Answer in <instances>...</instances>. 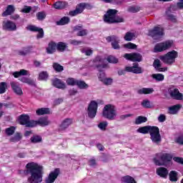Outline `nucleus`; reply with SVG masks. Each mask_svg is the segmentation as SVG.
Returning a JSON list of instances; mask_svg holds the SVG:
<instances>
[{"label":"nucleus","mask_w":183,"mask_h":183,"mask_svg":"<svg viewBox=\"0 0 183 183\" xmlns=\"http://www.w3.org/2000/svg\"><path fill=\"white\" fill-rule=\"evenodd\" d=\"M147 121H148V118L144 116H139L136 118L134 124H136V125H141V124H144V122H147Z\"/></svg>","instance_id":"f704fd0d"},{"label":"nucleus","mask_w":183,"mask_h":183,"mask_svg":"<svg viewBox=\"0 0 183 183\" xmlns=\"http://www.w3.org/2000/svg\"><path fill=\"white\" fill-rule=\"evenodd\" d=\"M174 42L172 41H166L162 43H158L154 46V52H164L169 49L172 46Z\"/></svg>","instance_id":"0eeeda50"},{"label":"nucleus","mask_w":183,"mask_h":183,"mask_svg":"<svg viewBox=\"0 0 183 183\" xmlns=\"http://www.w3.org/2000/svg\"><path fill=\"white\" fill-rule=\"evenodd\" d=\"M14 12H15V7L12 5H9L6 11L3 12L2 16H8V15H11Z\"/></svg>","instance_id":"c756f323"},{"label":"nucleus","mask_w":183,"mask_h":183,"mask_svg":"<svg viewBox=\"0 0 183 183\" xmlns=\"http://www.w3.org/2000/svg\"><path fill=\"white\" fill-rule=\"evenodd\" d=\"M34 122H36L34 127H36V125H39L40 127H47V125L51 124V121H49L47 117H41L37 121H34Z\"/></svg>","instance_id":"aec40b11"},{"label":"nucleus","mask_w":183,"mask_h":183,"mask_svg":"<svg viewBox=\"0 0 183 183\" xmlns=\"http://www.w3.org/2000/svg\"><path fill=\"white\" fill-rule=\"evenodd\" d=\"M173 159L175 162H177L178 164H183V158L174 157Z\"/></svg>","instance_id":"338daca9"},{"label":"nucleus","mask_w":183,"mask_h":183,"mask_svg":"<svg viewBox=\"0 0 183 183\" xmlns=\"http://www.w3.org/2000/svg\"><path fill=\"white\" fill-rule=\"evenodd\" d=\"M48 79V72L41 71L39 74V81H46Z\"/></svg>","instance_id":"de8ad7c7"},{"label":"nucleus","mask_w":183,"mask_h":183,"mask_svg":"<svg viewBox=\"0 0 183 183\" xmlns=\"http://www.w3.org/2000/svg\"><path fill=\"white\" fill-rule=\"evenodd\" d=\"M56 51V44L55 42L51 41L49 43L48 47L46 48L47 54H54Z\"/></svg>","instance_id":"c85d7f7f"},{"label":"nucleus","mask_w":183,"mask_h":183,"mask_svg":"<svg viewBox=\"0 0 183 183\" xmlns=\"http://www.w3.org/2000/svg\"><path fill=\"white\" fill-rule=\"evenodd\" d=\"M56 46L57 51H59V52H64L66 49V44L64 42H59L56 44Z\"/></svg>","instance_id":"a19ab883"},{"label":"nucleus","mask_w":183,"mask_h":183,"mask_svg":"<svg viewBox=\"0 0 183 183\" xmlns=\"http://www.w3.org/2000/svg\"><path fill=\"white\" fill-rule=\"evenodd\" d=\"M53 68L56 72H62L64 71V66H61L58 63L53 64Z\"/></svg>","instance_id":"8fccbe9b"},{"label":"nucleus","mask_w":183,"mask_h":183,"mask_svg":"<svg viewBox=\"0 0 183 183\" xmlns=\"http://www.w3.org/2000/svg\"><path fill=\"white\" fill-rule=\"evenodd\" d=\"M154 92V89L152 88H142L137 90V94L139 95H148Z\"/></svg>","instance_id":"cd10ccee"},{"label":"nucleus","mask_w":183,"mask_h":183,"mask_svg":"<svg viewBox=\"0 0 183 183\" xmlns=\"http://www.w3.org/2000/svg\"><path fill=\"white\" fill-rule=\"evenodd\" d=\"M19 124L21 125H25L27 128H34L35 127V121L30 120L29 116L28 114H21L19 119Z\"/></svg>","instance_id":"6e6552de"},{"label":"nucleus","mask_w":183,"mask_h":183,"mask_svg":"<svg viewBox=\"0 0 183 183\" xmlns=\"http://www.w3.org/2000/svg\"><path fill=\"white\" fill-rule=\"evenodd\" d=\"M124 58L133 62H141L142 61V55L139 53L125 54Z\"/></svg>","instance_id":"9b49d317"},{"label":"nucleus","mask_w":183,"mask_h":183,"mask_svg":"<svg viewBox=\"0 0 183 183\" xmlns=\"http://www.w3.org/2000/svg\"><path fill=\"white\" fill-rule=\"evenodd\" d=\"M124 41H132V39H135V34L132 32H127L126 34L124 35Z\"/></svg>","instance_id":"37998d69"},{"label":"nucleus","mask_w":183,"mask_h":183,"mask_svg":"<svg viewBox=\"0 0 183 183\" xmlns=\"http://www.w3.org/2000/svg\"><path fill=\"white\" fill-rule=\"evenodd\" d=\"M30 50L29 48H25L24 50H21L19 52V55H28V54H29Z\"/></svg>","instance_id":"680f3d73"},{"label":"nucleus","mask_w":183,"mask_h":183,"mask_svg":"<svg viewBox=\"0 0 183 183\" xmlns=\"http://www.w3.org/2000/svg\"><path fill=\"white\" fill-rule=\"evenodd\" d=\"M32 10V8L31 6H25L24 9L21 10V12H24V14H29L31 11Z\"/></svg>","instance_id":"e2e57ef3"},{"label":"nucleus","mask_w":183,"mask_h":183,"mask_svg":"<svg viewBox=\"0 0 183 183\" xmlns=\"http://www.w3.org/2000/svg\"><path fill=\"white\" fill-rule=\"evenodd\" d=\"M124 48H127V49H136L137 44H134L132 43H127L124 44Z\"/></svg>","instance_id":"bf43d9fd"},{"label":"nucleus","mask_w":183,"mask_h":183,"mask_svg":"<svg viewBox=\"0 0 183 183\" xmlns=\"http://www.w3.org/2000/svg\"><path fill=\"white\" fill-rule=\"evenodd\" d=\"M16 129V127L12 126L9 128H6L5 130V132L9 137H11V135H14V134H15Z\"/></svg>","instance_id":"a18cd8bd"},{"label":"nucleus","mask_w":183,"mask_h":183,"mask_svg":"<svg viewBox=\"0 0 183 183\" xmlns=\"http://www.w3.org/2000/svg\"><path fill=\"white\" fill-rule=\"evenodd\" d=\"M118 11L115 9H109L107 11L104 17L106 24H121L124 22V17L117 16Z\"/></svg>","instance_id":"7ed1b4c3"},{"label":"nucleus","mask_w":183,"mask_h":183,"mask_svg":"<svg viewBox=\"0 0 183 183\" xmlns=\"http://www.w3.org/2000/svg\"><path fill=\"white\" fill-rule=\"evenodd\" d=\"M6 89H8V84H6V82H1L0 94H5V92H6Z\"/></svg>","instance_id":"09e8293b"},{"label":"nucleus","mask_w":183,"mask_h":183,"mask_svg":"<svg viewBox=\"0 0 183 183\" xmlns=\"http://www.w3.org/2000/svg\"><path fill=\"white\" fill-rule=\"evenodd\" d=\"M36 114L39 116L46 115L51 114V111L49 110V108H40L36 111Z\"/></svg>","instance_id":"7c9ffc66"},{"label":"nucleus","mask_w":183,"mask_h":183,"mask_svg":"<svg viewBox=\"0 0 183 183\" xmlns=\"http://www.w3.org/2000/svg\"><path fill=\"white\" fill-rule=\"evenodd\" d=\"M29 31H31L32 32H38L36 36L37 39H41V38L44 37V29L39 27H36V26H29Z\"/></svg>","instance_id":"a211bd4d"},{"label":"nucleus","mask_w":183,"mask_h":183,"mask_svg":"<svg viewBox=\"0 0 183 183\" xmlns=\"http://www.w3.org/2000/svg\"><path fill=\"white\" fill-rule=\"evenodd\" d=\"M68 6V3L65 1H58L54 4L55 9H64Z\"/></svg>","instance_id":"2f4dec72"},{"label":"nucleus","mask_w":183,"mask_h":183,"mask_svg":"<svg viewBox=\"0 0 183 183\" xmlns=\"http://www.w3.org/2000/svg\"><path fill=\"white\" fill-rule=\"evenodd\" d=\"M108 127V122H102L98 124V128L101 129L102 131H105L107 129V127Z\"/></svg>","instance_id":"3c124183"},{"label":"nucleus","mask_w":183,"mask_h":183,"mask_svg":"<svg viewBox=\"0 0 183 183\" xmlns=\"http://www.w3.org/2000/svg\"><path fill=\"white\" fill-rule=\"evenodd\" d=\"M166 119L167 117H165V114H160L158 117L159 122H165Z\"/></svg>","instance_id":"69168bd1"},{"label":"nucleus","mask_w":183,"mask_h":183,"mask_svg":"<svg viewBox=\"0 0 183 183\" xmlns=\"http://www.w3.org/2000/svg\"><path fill=\"white\" fill-rule=\"evenodd\" d=\"M178 57V52L173 50L172 51H169L164 56H161L159 58L161 61H164V64H167L168 65H172L174 62H175V59Z\"/></svg>","instance_id":"39448f33"},{"label":"nucleus","mask_w":183,"mask_h":183,"mask_svg":"<svg viewBox=\"0 0 183 183\" xmlns=\"http://www.w3.org/2000/svg\"><path fill=\"white\" fill-rule=\"evenodd\" d=\"M2 27L4 31H16V24L9 20L4 21Z\"/></svg>","instance_id":"dca6fc26"},{"label":"nucleus","mask_w":183,"mask_h":183,"mask_svg":"<svg viewBox=\"0 0 183 183\" xmlns=\"http://www.w3.org/2000/svg\"><path fill=\"white\" fill-rule=\"evenodd\" d=\"M22 139V134L16 132L14 137L10 139L11 142H19Z\"/></svg>","instance_id":"e433bc0d"},{"label":"nucleus","mask_w":183,"mask_h":183,"mask_svg":"<svg viewBox=\"0 0 183 183\" xmlns=\"http://www.w3.org/2000/svg\"><path fill=\"white\" fill-rule=\"evenodd\" d=\"M59 175V169H56L53 172H51L47 177L45 179L46 183H54L55 182V179L58 178V176Z\"/></svg>","instance_id":"2eb2a0df"},{"label":"nucleus","mask_w":183,"mask_h":183,"mask_svg":"<svg viewBox=\"0 0 183 183\" xmlns=\"http://www.w3.org/2000/svg\"><path fill=\"white\" fill-rule=\"evenodd\" d=\"M27 174H30L27 181L29 183H41L42 182V166L38 163L30 162L26 166Z\"/></svg>","instance_id":"f257e3e1"},{"label":"nucleus","mask_w":183,"mask_h":183,"mask_svg":"<svg viewBox=\"0 0 183 183\" xmlns=\"http://www.w3.org/2000/svg\"><path fill=\"white\" fill-rule=\"evenodd\" d=\"M30 141L32 144H39V142H42V137L41 136L34 135L31 137Z\"/></svg>","instance_id":"ea45409f"},{"label":"nucleus","mask_w":183,"mask_h":183,"mask_svg":"<svg viewBox=\"0 0 183 183\" xmlns=\"http://www.w3.org/2000/svg\"><path fill=\"white\" fill-rule=\"evenodd\" d=\"M168 93L172 99H176V101H182L183 100V94L179 92L178 89L174 87H169L168 89Z\"/></svg>","instance_id":"9d476101"},{"label":"nucleus","mask_w":183,"mask_h":183,"mask_svg":"<svg viewBox=\"0 0 183 183\" xmlns=\"http://www.w3.org/2000/svg\"><path fill=\"white\" fill-rule=\"evenodd\" d=\"M86 6H88V4L85 3H81L78 5L75 10L69 11V15L70 16H76V15H79V14H82L84 9H85Z\"/></svg>","instance_id":"ddd939ff"},{"label":"nucleus","mask_w":183,"mask_h":183,"mask_svg":"<svg viewBox=\"0 0 183 183\" xmlns=\"http://www.w3.org/2000/svg\"><path fill=\"white\" fill-rule=\"evenodd\" d=\"M172 159V156L169 154L164 153L160 156V160L155 159H154V164L156 165H167V164H169Z\"/></svg>","instance_id":"1a4fd4ad"},{"label":"nucleus","mask_w":183,"mask_h":183,"mask_svg":"<svg viewBox=\"0 0 183 183\" xmlns=\"http://www.w3.org/2000/svg\"><path fill=\"white\" fill-rule=\"evenodd\" d=\"M81 53L86 55V56H91L94 54V50L89 48H84L81 49Z\"/></svg>","instance_id":"49530a36"},{"label":"nucleus","mask_w":183,"mask_h":183,"mask_svg":"<svg viewBox=\"0 0 183 183\" xmlns=\"http://www.w3.org/2000/svg\"><path fill=\"white\" fill-rule=\"evenodd\" d=\"M142 105L144 108L146 109L151 108V102H149V100H143V102H142Z\"/></svg>","instance_id":"13d9d810"},{"label":"nucleus","mask_w":183,"mask_h":183,"mask_svg":"<svg viewBox=\"0 0 183 183\" xmlns=\"http://www.w3.org/2000/svg\"><path fill=\"white\" fill-rule=\"evenodd\" d=\"M152 78L157 82H162L165 79V76L162 74H152Z\"/></svg>","instance_id":"72a5a7b5"},{"label":"nucleus","mask_w":183,"mask_h":183,"mask_svg":"<svg viewBox=\"0 0 183 183\" xmlns=\"http://www.w3.org/2000/svg\"><path fill=\"white\" fill-rule=\"evenodd\" d=\"M125 71L127 72H133V74H142V68L138 64H134L132 66H127Z\"/></svg>","instance_id":"f3484780"},{"label":"nucleus","mask_w":183,"mask_h":183,"mask_svg":"<svg viewBox=\"0 0 183 183\" xmlns=\"http://www.w3.org/2000/svg\"><path fill=\"white\" fill-rule=\"evenodd\" d=\"M72 123H73L72 119H64L60 125V129H61V131H64V129H66L68 127L72 125Z\"/></svg>","instance_id":"bb28decb"},{"label":"nucleus","mask_w":183,"mask_h":183,"mask_svg":"<svg viewBox=\"0 0 183 183\" xmlns=\"http://www.w3.org/2000/svg\"><path fill=\"white\" fill-rule=\"evenodd\" d=\"M99 81H101V82H102L104 81V79L107 78V76L105 75V72L100 71L99 73Z\"/></svg>","instance_id":"052dcab7"},{"label":"nucleus","mask_w":183,"mask_h":183,"mask_svg":"<svg viewBox=\"0 0 183 183\" xmlns=\"http://www.w3.org/2000/svg\"><path fill=\"white\" fill-rule=\"evenodd\" d=\"M167 15L169 21H172V22H177V16H175L172 14H169V11H167Z\"/></svg>","instance_id":"4d7b16f0"},{"label":"nucleus","mask_w":183,"mask_h":183,"mask_svg":"<svg viewBox=\"0 0 183 183\" xmlns=\"http://www.w3.org/2000/svg\"><path fill=\"white\" fill-rule=\"evenodd\" d=\"M137 132L139 134H143L144 135L149 134L150 139L156 145H159L162 139L161 138V134L159 133V128L155 126H144L137 129Z\"/></svg>","instance_id":"f03ea898"},{"label":"nucleus","mask_w":183,"mask_h":183,"mask_svg":"<svg viewBox=\"0 0 183 183\" xmlns=\"http://www.w3.org/2000/svg\"><path fill=\"white\" fill-rule=\"evenodd\" d=\"M179 109H181V105L179 104L172 106L168 108V114L170 115H176V114H178Z\"/></svg>","instance_id":"a878e982"},{"label":"nucleus","mask_w":183,"mask_h":183,"mask_svg":"<svg viewBox=\"0 0 183 183\" xmlns=\"http://www.w3.org/2000/svg\"><path fill=\"white\" fill-rule=\"evenodd\" d=\"M25 75H29L28 71L25 69H21L19 71H15L13 73V76H14V78H19V76H22Z\"/></svg>","instance_id":"4c0bfd02"},{"label":"nucleus","mask_w":183,"mask_h":183,"mask_svg":"<svg viewBox=\"0 0 183 183\" xmlns=\"http://www.w3.org/2000/svg\"><path fill=\"white\" fill-rule=\"evenodd\" d=\"M36 16L39 21H44V19L46 17V14L44 11H40L36 14Z\"/></svg>","instance_id":"5fc2aeb1"},{"label":"nucleus","mask_w":183,"mask_h":183,"mask_svg":"<svg viewBox=\"0 0 183 183\" xmlns=\"http://www.w3.org/2000/svg\"><path fill=\"white\" fill-rule=\"evenodd\" d=\"M169 177L172 182H177V181H178V173L175 171H171L169 174Z\"/></svg>","instance_id":"c9c22d12"},{"label":"nucleus","mask_w":183,"mask_h":183,"mask_svg":"<svg viewBox=\"0 0 183 183\" xmlns=\"http://www.w3.org/2000/svg\"><path fill=\"white\" fill-rule=\"evenodd\" d=\"M76 85H77L80 89H86V88H88V84L84 81L77 80Z\"/></svg>","instance_id":"c03bdc74"},{"label":"nucleus","mask_w":183,"mask_h":183,"mask_svg":"<svg viewBox=\"0 0 183 183\" xmlns=\"http://www.w3.org/2000/svg\"><path fill=\"white\" fill-rule=\"evenodd\" d=\"M104 85H112V83L114 82V79L112 78H108L106 77V79H103V81H102Z\"/></svg>","instance_id":"864d4df0"},{"label":"nucleus","mask_w":183,"mask_h":183,"mask_svg":"<svg viewBox=\"0 0 183 183\" xmlns=\"http://www.w3.org/2000/svg\"><path fill=\"white\" fill-rule=\"evenodd\" d=\"M117 109L115 106L112 104L105 105L102 111V117L109 119V121H114L117 119Z\"/></svg>","instance_id":"20e7f679"},{"label":"nucleus","mask_w":183,"mask_h":183,"mask_svg":"<svg viewBox=\"0 0 183 183\" xmlns=\"http://www.w3.org/2000/svg\"><path fill=\"white\" fill-rule=\"evenodd\" d=\"M149 35L155 38V36H162L164 35V29L161 26H156L152 30L149 31Z\"/></svg>","instance_id":"4468645a"},{"label":"nucleus","mask_w":183,"mask_h":183,"mask_svg":"<svg viewBox=\"0 0 183 183\" xmlns=\"http://www.w3.org/2000/svg\"><path fill=\"white\" fill-rule=\"evenodd\" d=\"M153 66L158 72H165L168 71V67H162L161 61H159V59H155L154 61Z\"/></svg>","instance_id":"6ab92c4d"},{"label":"nucleus","mask_w":183,"mask_h":183,"mask_svg":"<svg viewBox=\"0 0 183 183\" xmlns=\"http://www.w3.org/2000/svg\"><path fill=\"white\" fill-rule=\"evenodd\" d=\"M107 42H112L114 49H119V37L117 36H109L106 38Z\"/></svg>","instance_id":"f8f14e48"},{"label":"nucleus","mask_w":183,"mask_h":183,"mask_svg":"<svg viewBox=\"0 0 183 183\" xmlns=\"http://www.w3.org/2000/svg\"><path fill=\"white\" fill-rule=\"evenodd\" d=\"M52 84L54 86L58 88L59 89H65V88H66L65 83L62 82V81H61L59 79H54L52 81Z\"/></svg>","instance_id":"b1692460"},{"label":"nucleus","mask_w":183,"mask_h":183,"mask_svg":"<svg viewBox=\"0 0 183 183\" xmlns=\"http://www.w3.org/2000/svg\"><path fill=\"white\" fill-rule=\"evenodd\" d=\"M121 181L123 183H137V181H135V179L131 176H124L121 178Z\"/></svg>","instance_id":"473e14b6"},{"label":"nucleus","mask_w":183,"mask_h":183,"mask_svg":"<svg viewBox=\"0 0 183 183\" xmlns=\"http://www.w3.org/2000/svg\"><path fill=\"white\" fill-rule=\"evenodd\" d=\"M107 61L108 62H109L110 64H118V59H117L115 56H109L107 57Z\"/></svg>","instance_id":"603ef678"},{"label":"nucleus","mask_w":183,"mask_h":183,"mask_svg":"<svg viewBox=\"0 0 183 183\" xmlns=\"http://www.w3.org/2000/svg\"><path fill=\"white\" fill-rule=\"evenodd\" d=\"M127 11L132 14H135L141 11V7L139 6H130L128 7Z\"/></svg>","instance_id":"58836bf2"},{"label":"nucleus","mask_w":183,"mask_h":183,"mask_svg":"<svg viewBox=\"0 0 183 183\" xmlns=\"http://www.w3.org/2000/svg\"><path fill=\"white\" fill-rule=\"evenodd\" d=\"M70 19L68 16H64L61 18L59 21L56 22L58 25H66V24H69Z\"/></svg>","instance_id":"79ce46f5"},{"label":"nucleus","mask_w":183,"mask_h":183,"mask_svg":"<svg viewBox=\"0 0 183 183\" xmlns=\"http://www.w3.org/2000/svg\"><path fill=\"white\" fill-rule=\"evenodd\" d=\"M177 144H179L180 145H183V136H180L177 139Z\"/></svg>","instance_id":"774afa93"},{"label":"nucleus","mask_w":183,"mask_h":183,"mask_svg":"<svg viewBox=\"0 0 183 183\" xmlns=\"http://www.w3.org/2000/svg\"><path fill=\"white\" fill-rule=\"evenodd\" d=\"M73 29L77 32V36H85L88 34V30L82 29V26H76Z\"/></svg>","instance_id":"412c9836"},{"label":"nucleus","mask_w":183,"mask_h":183,"mask_svg":"<svg viewBox=\"0 0 183 183\" xmlns=\"http://www.w3.org/2000/svg\"><path fill=\"white\" fill-rule=\"evenodd\" d=\"M77 80L74 79V78H69L66 79L67 85H70L74 86V85H76Z\"/></svg>","instance_id":"6e6d98bb"},{"label":"nucleus","mask_w":183,"mask_h":183,"mask_svg":"<svg viewBox=\"0 0 183 183\" xmlns=\"http://www.w3.org/2000/svg\"><path fill=\"white\" fill-rule=\"evenodd\" d=\"M98 111V103L95 101H92L87 108V117L90 119H94L97 117V112Z\"/></svg>","instance_id":"423d86ee"},{"label":"nucleus","mask_w":183,"mask_h":183,"mask_svg":"<svg viewBox=\"0 0 183 183\" xmlns=\"http://www.w3.org/2000/svg\"><path fill=\"white\" fill-rule=\"evenodd\" d=\"M26 84L28 85H30L31 86H36L35 80H34L32 79L28 78Z\"/></svg>","instance_id":"0e129e2a"},{"label":"nucleus","mask_w":183,"mask_h":183,"mask_svg":"<svg viewBox=\"0 0 183 183\" xmlns=\"http://www.w3.org/2000/svg\"><path fill=\"white\" fill-rule=\"evenodd\" d=\"M156 174L161 177V178H167L168 177V169L165 167H159L156 170Z\"/></svg>","instance_id":"393cba45"},{"label":"nucleus","mask_w":183,"mask_h":183,"mask_svg":"<svg viewBox=\"0 0 183 183\" xmlns=\"http://www.w3.org/2000/svg\"><path fill=\"white\" fill-rule=\"evenodd\" d=\"M10 85L15 94H16L17 95H22V89L19 86V84H18V83L15 81H11L10 83Z\"/></svg>","instance_id":"5701e85b"},{"label":"nucleus","mask_w":183,"mask_h":183,"mask_svg":"<svg viewBox=\"0 0 183 183\" xmlns=\"http://www.w3.org/2000/svg\"><path fill=\"white\" fill-rule=\"evenodd\" d=\"M104 62H105V60L99 56H97L94 59V64L97 68H99V66H102V68H107V64H104Z\"/></svg>","instance_id":"4be33fe9"}]
</instances>
